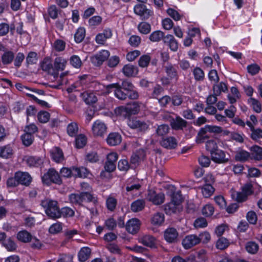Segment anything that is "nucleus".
Instances as JSON below:
<instances>
[{
    "instance_id": "052dcab7",
    "label": "nucleus",
    "mask_w": 262,
    "mask_h": 262,
    "mask_svg": "<svg viewBox=\"0 0 262 262\" xmlns=\"http://www.w3.org/2000/svg\"><path fill=\"white\" fill-rule=\"evenodd\" d=\"M214 209L213 206L210 204L205 205L202 209V213L206 216L212 215L214 212Z\"/></svg>"
},
{
    "instance_id": "49530a36",
    "label": "nucleus",
    "mask_w": 262,
    "mask_h": 262,
    "mask_svg": "<svg viewBox=\"0 0 262 262\" xmlns=\"http://www.w3.org/2000/svg\"><path fill=\"white\" fill-rule=\"evenodd\" d=\"M179 204L171 201L167 204L165 206L164 209L166 213L167 214H171V213H176L177 210V206Z\"/></svg>"
},
{
    "instance_id": "c03bdc74",
    "label": "nucleus",
    "mask_w": 262,
    "mask_h": 262,
    "mask_svg": "<svg viewBox=\"0 0 262 262\" xmlns=\"http://www.w3.org/2000/svg\"><path fill=\"white\" fill-rule=\"evenodd\" d=\"M213 93L215 95L219 96L222 92H225L227 90V85L224 82L215 85L213 87Z\"/></svg>"
},
{
    "instance_id": "4468645a",
    "label": "nucleus",
    "mask_w": 262,
    "mask_h": 262,
    "mask_svg": "<svg viewBox=\"0 0 262 262\" xmlns=\"http://www.w3.org/2000/svg\"><path fill=\"white\" fill-rule=\"evenodd\" d=\"M178 235V232L174 228H168L164 232V238L169 243H176Z\"/></svg>"
},
{
    "instance_id": "4d7b16f0",
    "label": "nucleus",
    "mask_w": 262,
    "mask_h": 262,
    "mask_svg": "<svg viewBox=\"0 0 262 262\" xmlns=\"http://www.w3.org/2000/svg\"><path fill=\"white\" fill-rule=\"evenodd\" d=\"M70 64L75 68H79L82 65V61L79 56L72 55L70 58Z\"/></svg>"
},
{
    "instance_id": "e2e57ef3",
    "label": "nucleus",
    "mask_w": 262,
    "mask_h": 262,
    "mask_svg": "<svg viewBox=\"0 0 262 262\" xmlns=\"http://www.w3.org/2000/svg\"><path fill=\"white\" fill-rule=\"evenodd\" d=\"M229 245L228 241L225 238H220L216 242V247L217 249L223 250Z\"/></svg>"
},
{
    "instance_id": "680f3d73",
    "label": "nucleus",
    "mask_w": 262,
    "mask_h": 262,
    "mask_svg": "<svg viewBox=\"0 0 262 262\" xmlns=\"http://www.w3.org/2000/svg\"><path fill=\"white\" fill-rule=\"evenodd\" d=\"M260 67L256 63L251 64L247 67L248 73L252 75H255L257 74L260 71Z\"/></svg>"
},
{
    "instance_id": "c9c22d12",
    "label": "nucleus",
    "mask_w": 262,
    "mask_h": 262,
    "mask_svg": "<svg viewBox=\"0 0 262 262\" xmlns=\"http://www.w3.org/2000/svg\"><path fill=\"white\" fill-rule=\"evenodd\" d=\"M170 127L167 124H161L159 125L156 129V134L158 136L164 137L169 132Z\"/></svg>"
},
{
    "instance_id": "1a4fd4ad",
    "label": "nucleus",
    "mask_w": 262,
    "mask_h": 262,
    "mask_svg": "<svg viewBox=\"0 0 262 262\" xmlns=\"http://www.w3.org/2000/svg\"><path fill=\"white\" fill-rule=\"evenodd\" d=\"M106 130L107 126L106 124L100 120L95 121L92 126V131L95 136H102L106 133Z\"/></svg>"
},
{
    "instance_id": "09e8293b",
    "label": "nucleus",
    "mask_w": 262,
    "mask_h": 262,
    "mask_svg": "<svg viewBox=\"0 0 262 262\" xmlns=\"http://www.w3.org/2000/svg\"><path fill=\"white\" fill-rule=\"evenodd\" d=\"M86 143V138L83 135H79L76 138L75 144L77 148L83 147Z\"/></svg>"
},
{
    "instance_id": "de8ad7c7",
    "label": "nucleus",
    "mask_w": 262,
    "mask_h": 262,
    "mask_svg": "<svg viewBox=\"0 0 262 262\" xmlns=\"http://www.w3.org/2000/svg\"><path fill=\"white\" fill-rule=\"evenodd\" d=\"M78 130V125L75 122H72L67 126V133L71 137L75 136L77 134Z\"/></svg>"
},
{
    "instance_id": "f03ea898",
    "label": "nucleus",
    "mask_w": 262,
    "mask_h": 262,
    "mask_svg": "<svg viewBox=\"0 0 262 262\" xmlns=\"http://www.w3.org/2000/svg\"><path fill=\"white\" fill-rule=\"evenodd\" d=\"M140 110V106L138 102H135L128 105L127 106H120L116 110V113L127 118L132 115L138 114Z\"/></svg>"
},
{
    "instance_id": "69168bd1",
    "label": "nucleus",
    "mask_w": 262,
    "mask_h": 262,
    "mask_svg": "<svg viewBox=\"0 0 262 262\" xmlns=\"http://www.w3.org/2000/svg\"><path fill=\"white\" fill-rule=\"evenodd\" d=\"M66 46V43L62 40L57 39L54 43V49L58 51H62L64 50Z\"/></svg>"
},
{
    "instance_id": "6ab92c4d",
    "label": "nucleus",
    "mask_w": 262,
    "mask_h": 262,
    "mask_svg": "<svg viewBox=\"0 0 262 262\" xmlns=\"http://www.w3.org/2000/svg\"><path fill=\"white\" fill-rule=\"evenodd\" d=\"M139 242L146 247H148L151 248H156V239L152 235H144L139 238Z\"/></svg>"
},
{
    "instance_id": "4c0bfd02",
    "label": "nucleus",
    "mask_w": 262,
    "mask_h": 262,
    "mask_svg": "<svg viewBox=\"0 0 262 262\" xmlns=\"http://www.w3.org/2000/svg\"><path fill=\"white\" fill-rule=\"evenodd\" d=\"M206 126H205L204 127L201 128L199 132L196 139V141L198 143H201L204 142V140L205 139H207L209 138V136L207 135V133L208 132L207 131V129H206Z\"/></svg>"
},
{
    "instance_id": "58836bf2",
    "label": "nucleus",
    "mask_w": 262,
    "mask_h": 262,
    "mask_svg": "<svg viewBox=\"0 0 262 262\" xmlns=\"http://www.w3.org/2000/svg\"><path fill=\"white\" fill-rule=\"evenodd\" d=\"M82 202H93L94 204L97 203V199L93 196L92 194L88 192H83L81 193Z\"/></svg>"
},
{
    "instance_id": "423d86ee",
    "label": "nucleus",
    "mask_w": 262,
    "mask_h": 262,
    "mask_svg": "<svg viewBox=\"0 0 262 262\" xmlns=\"http://www.w3.org/2000/svg\"><path fill=\"white\" fill-rule=\"evenodd\" d=\"M114 89L115 96L120 100H125L127 97V93L123 92L122 89L120 86L119 83H112L105 86L106 91L103 93L104 95H107L111 92V90Z\"/></svg>"
},
{
    "instance_id": "338daca9",
    "label": "nucleus",
    "mask_w": 262,
    "mask_h": 262,
    "mask_svg": "<svg viewBox=\"0 0 262 262\" xmlns=\"http://www.w3.org/2000/svg\"><path fill=\"white\" fill-rule=\"evenodd\" d=\"M141 42V38L137 35H132L129 38L128 43L134 47H138Z\"/></svg>"
},
{
    "instance_id": "0e129e2a",
    "label": "nucleus",
    "mask_w": 262,
    "mask_h": 262,
    "mask_svg": "<svg viewBox=\"0 0 262 262\" xmlns=\"http://www.w3.org/2000/svg\"><path fill=\"white\" fill-rule=\"evenodd\" d=\"M38 119L41 123H46L49 120L50 114L47 112H40L38 114Z\"/></svg>"
},
{
    "instance_id": "79ce46f5",
    "label": "nucleus",
    "mask_w": 262,
    "mask_h": 262,
    "mask_svg": "<svg viewBox=\"0 0 262 262\" xmlns=\"http://www.w3.org/2000/svg\"><path fill=\"white\" fill-rule=\"evenodd\" d=\"M21 139L24 145L29 146L32 144L34 138L33 135L25 133L21 136Z\"/></svg>"
},
{
    "instance_id": "dca6fc26",
    "label": "nucleus",
    "mask_w": 262,
    "mask_h": 262,
    "mask_svg": "<svg viewBox=\"0 0 262 262\" xmlns=\"http://www.w3.org/2000/svg\"><path fill=\"white\" fill-rule=\"evenodd\" d=\"M211 155L212 160L217 163H225L229 161V159L226 157L225 152L219 149L212 152Z\"/></svg>"
},
{
    "instance_id": "2eb2a0df",
    "label": "nucleus",
    "mask_w": 262,
    "mask_h": 262,
    "mask_svg": "<svg viewBox=\"0 0 262 262\" xmlns=\"http://www.w3.org/2000/svg\"><path fill=\"white\" fill-rule=\"evenodd\" d=\"M16 179L19 184L28 186L32 182V177L27 172H16Z\"/></svg>"
},
{
    "instance_id": "5701e85b",
    "label": "nucleus",
    "mask_w": 262,
    "mask_h": 262,
    "mask_svg": "<svg viewBox=\"0 0 262 262\" xmlns=\"http://www.w3.org/2000/svg\"><path fill=\"white\" fill-rule=\"evenodd\" d=\"M123 74L127 77L136 76L138 73V69L136 66L132 64H126L122 69Z\"/></svg>"
},
{
    "instance_id": "f257e3e1",
    "label": "nucleus",
    "mask_w": 262,
    "mask_h": 262,
    "mask_svg": "<svg viewBox=\"0 0 262 262\" xmlns=\"http://www.w3.org/2000/svg\"><path fill=\"white\" fill-rule=\"evenodd\" d=\"M40 204L45 209L46 213L50 218L56 219L61 217L57 201L46 199L42 200Z\"/></svg>"
},
{
    "instance_id": "13d9d810",
    "label": "nucleus",
    "mask_w": 262,
    "mask_h": 262,
    "mask_svg": "<svg viewBox=\"0 0 262 262\" xmlns=\"http://www.w3.org/2000/svg\"><path fill=\"white\" fill-rule=\"evenodd\" d=\"M130 167V165L126 159L120 160L118 162V168L121 171H127Z\"/></svg>"
},
{
    "instance_id": "bb28decb",
    "label": "nucleus",
    "mask_w": 262,
    "mask_h": 262,
    "mask_svg": "<svg viewBox=\"0 0 262 262\" xmlns=\"http://www.w3.org/2000/svg\"><path fill=\"white\" fill-rule=\"evenodd\" d=\"M2 245L7 251L10 252L16 251L17 247L16 244L11 238L4 240Z\"/></svg>"
},
{
    "instance_id": "f704fd0d",
    "label": "nucleus",
    "mask_w": 262,
    "mask_h": 262,
    "mask_svg": "<svg viewBox=\"0 0 262 262\" xmlns=\"http://www.w3.org/2000/svg\"><path fill=\"white\" fill-rule=\"evenodd\" d=\"M250 154L244 150L237 151L235 156V159L236 161L244 162L249 159Z\"/></svg>"
},
{
    "instance_id": "e433bc0d",
    "label": "nucleus",
    "mask_w": 262,
    "mask_h": 262,
    "mask_svg": "<svg viewBox=\"0 0 262 262\" xmlns=\"http://www.w3.org/2000/svg\"><path fill=\"white\" fill-rule=\"evenodd\" d=\"M12 155V149L9 145L0 146V157L8 158Z\"/></svg>"
},
{
    "instance_id": "f3484780",
    "label": "nucleus",
    "mask_w": 262,
    "mask_h": 262,
    "mask_svg": "<svg viewBox=\"0 0 262 262\" xmlns=\"http://www.w3.org/2000/svg\"><path fill=\"white\" fill-rule=\"evenodd\" d=\"M41 68L43 71L47 72L49 74L53 76L54 78H58V73L55 72L53 64L48 59L43 60L41 64Z\"/></svg>"
},
{
    "instance_id": "ddd939ff",
    "label": "nucleus",
    "mask_w": 262,
    "mask_h": 262,
    "mask_svg": "<svg viewBox=\"0 0 262 262\" xmlns=\"http://www.w3.org/2000/svg\"><path fill=\"white\" fill-rule=\"evenodd\" d=\"M140 222L137 219L129 220L126 224V230L132 234L137 233L140 229Z\"/></svg>"
},
{
    "instance_id": "0eeeda50",
    "label": "nucleus",
    "mask_w": 262,
    "mask_h": 262,
    "mask_svg": "<svg viewBox=\"0 0 262 262\" xmlns=\"http://www.w3.org/2000/svg\"><path fill=\"white\" fill-rule=\"evenodd\" d=\"M110 53L107 50H102L91 57L92 62L96 66H101L108 59Z\"/></svg>"
},
{
    "instance_id": "473e14b6",
    "label": "nucleus",
    "mask_w": 262,
    "mask_h": 262,
    "mask_svg": "<svg viewBox=\"0 0 262 262\" xmlns=\"http://www.w3.org/2000/svg\"><path fill=\"white\" fill-rule=\"evenodd\" d=\"M214 188L211 184H206L202 188V193L205 198L210 197L214 192Z\"/></svg>"
},
{
    "instance_id": "a211bd4d",
    "label": "nucleus",
    "mask_w": 262,
    "mask_h": 262,
    "mask_svg": "<svg viewBox=\"0 0 262 262\" xmlns=\"http://www.w3.org/2000/svg\"><path fill=\"white\" fill-rule=\"evenodd\" d=\"M187 122L180 116H177L175 119H171L170 125L175 130L183 129L186 127Z\"/></svg>"
},
{
    "instance_id": "6e6d98bb",
    "label": "nucleus",
    "mask_w": 262,
    "mask_h": 262,
    "mask_svg": "<svg viewBox=\"0 0 262 262\" xmlns=\"http://www.w3.org/2000/svg\"><path fill=\"white\" fill-rule=\"evenodd\" d=\"M206 149L210 151L211 154H212V152H213L218 149L217 144L216 142L213 140H210L206 142Z\"/></svg>"
},
{
    "instance_id": "ea45409f",
    "label": "nucleus",
    "mask_w": 262,
    "mask_h": 262,
    "mask_svg": "<svg viewBox=\"0 0 262 262\" xmlns=\"http://www.w3.org/2000/svg\"><path fill=\"white\" fill-rule=\"evenodd\" d=\"M164 221V215L162 213L157 212L151 219V223L155 225H160Z\"/></svg>"
},
{
    "instance_id": "72a5a7b5",
    "label": "nucleus",
    "mask_w": 262,
    "mask_h": 262,
    "mask_svg": "<svg viewBox=\"0 0 262 262\" xmlns=\"http://www.w3.org/2000/svg\"><path fill=\"white\" fill-rule=\"evenodd\" d=\"M69 200L70 202L75 205H82V200H81V193L77 194V193H72L69 196Z\"/></svg>"
},
{
    "instance_id": "37998d69",
    "label": "nucleus",
    "mask_w": 262,
    "mask_h": 262,
    "mask_svg": "<svg viewBox=\"0 0 262 262\" xmlns=\"http://www.w3.org/2000/svg\"><path fill=\"white\" fill-rule=\"evenodd\" d=\"M14 57V53L11 51L5 52L2 57V62L5 64L10 63Z\"/></svg>"
},
{
    "instance_id": "a18cd8bd",
    "label": "nucleus",
    "mask_w": 262,
    "mask_h": 262,
    "mask_svg": "<svg viewBox=\"0 0 262 262\" xmlns=\"http://www.w3.org/2000/svg\"><path fill=\"white\" fill-rule=\"evenodd\" d=\"M248 102L252 106L253 110L257 113H259L261 111V105L260 103L254 98H250L248 99Z\"/></svg>"
},
{
    "instance_id": "b1692460",
    "label": "nucleus",
    "mask_w": 262,
    "mask_h": 262,
    "mask_svg": "<svg viewBox=\"0 0 262 262\" xmlns=\"http://www.w3.org/2000/svg\"><path fill=\"white\" fill-rule=\"evenodd\" d=\"M164 42L168 43L170 49L173 51H177L178 43L173 35L168 34L164 37Z\"/></svg>"
},
{
    "instance_id": "c756f323",
    "label": "nucleus",
    "mask_w": 262,
    "mask_h": 262,
    "mask_svg": "<svg viewBox=\"0 0 262 262\" xmlns=\"http://www.w3.org/2000/svg\"><path fill=\"white\" fill-rule=\"evenodd\" d=\"M145 201L143 200H137L132 203L131 210L134 212L141 211L145 207Z\"/></svg>"
},
{
    "instance_id": "aec40b11",
    "label": "nucleus",
    "mask_w": 262,
    "mask_h": 262,
    "mask_svg": "<svg viewBox=\"0 0 262 262\" xmlns=\"http://www.w3.org/2000/svg\"><path fill=\"white\" fill-rule=\"evenodd\" d=\"M122 141L121 135L116 132L110 133L106 139L107 144L111 146H116L119 144Z\"/></svg>"
},
{
    "instance_id": "2f4dec72",
    "label": "nucleus",
    "mask_w": 262,
    "mask_h": 262,
    "mask_svg": "<svg viewBox=\"0 0 262 262\" xmlns=\"http://www.w3.org/2000/svg\"><path fill=\"white\" fill-rule=\"evenodd\" d=\"M165 72L170 79H178V76L177 70L171 64H168L165 67Z\"/></svg>"
},
{
    "instance_id": "3c124183",
    "label": "nucleus",
    "mask_w": 262,
    "mask_h": 262,
    "mask_svg": "<svg viewBox=\"0 0 262 262\" xmlns=\"http://www.w3.org/2000/svg\"><path fill=\"white\" fill-rule=\"evenodd\" d=\"M138 29L141 33L147 34L150 32L151 27L150 24L146 22H142L139 24Z\"/></svg>"
},
{
    "instance_id": "9b49d317",
    "label": "nucleus",
    "mask_w": 262,
    "mask_h": 262,
    "mask_svg": "<svg viewBox=\"0 0 262 262\" xmlns=\"http://www.w3.org/2000/svg\"><path fill=\"white\" fill-rule=\"evenodd\" d=\"M160 145L167 149H175L178 146V141L174 137L163 138L160 142Z\"/></svg>"
},
{
    "instance_id": "c85d7f7f",
    "label": "nucleus",
    "mask_w": 262,
    "mask_h": 262,
    "mask_svg": "<svg viewBox=\"0 0 262 262\" xmlns=\"http://www.w3.org/2000/svg\"><path fill=\"white\" fill-rule=\"evenodd\" d=\"M88 174L89 171L86 168L73 167V177L85 178L88 177Z\"/></svg>"
},
{
    "instance_id": "7c9ffc66",
    "label": "nucleus",
    "mask_w": 262,
    "mask_h": 262,
    "mask_svg": "<svg viewBox=\"0 0 262 262\" xmlns=\"http://www.w3.org/2000/svg\"><path fill=\"white\" fill-rule=\"evenodd\" d=\"M17 238L23 243H28L32 239L31 234L26 230L19 231L17 234Z\"/></svg>"
},
{
    "instance_id": "8fccbe9b",
    "label": "nucleus",
    "mask_w": 262,
    "mask_h": 262,
    "mask_svg": "<svg viewBox=\"0 0 262 262\" xmlns=\"http://www.w3.org/2000/svg\"><path fill=\"white\" fill-rule=\"evenodd\" d=\"M85 36V29L83 28H79L77 30L75 34V40L76 42H81L84 38Z\"/></svg>"
},
{
    "instance_id": "393cba45",
    "label": "nucleus",
    "mask_w": 262,
    "mask_h": 262,
    "mask_svg": "<svg viewBox=\"0 0 262 262\" xmlns=\"http://www.w3.org/2000/svg\"><path fill=\"white\" fill-rule=\"evenodd\" d=\"M52 158L56 162H61L63 159V154L60 148L59 147H55L51 151Z\"/></svg>"
},
{
    "instance_id": "774afa93",
    "label": "nucleus",
    "mask_w": 262,
    "mask_h": 262,
    "mask_svg": "<svg viewBox=\"0 0 262 262\" xmlns=\"http://www.w3.org/2000/svg\"><path fill=\"white\" fill-rule=\"evenodd\" d=\"M250 136L253 140L257 141L259 139L262 138V130L260 128H254L252 131Z\"/></svg>"
},
{
    "instance_id": "39448f33",
    "label": "nucleus",
    "mask_w": 262,
    "mask_h": 262,
    "mask_svg": "<svg viewBox=\"0 0 262 262\" xmlns=\"http://www.w3.org/2000/svg\"><path fill=\"white\" fill-rule=\"evenodd\" d=\"M43 183L47 184H50L51 182L60 184L61 183V179L58 173L53 168L50 169L48 171L45 173L42 177Z\"/></svg>"
},
{
    "instance_id": "4be33fe9",
    "label": "nucleus",
    "mask_w": 262,
    "mask_h": 262,
    "mask_svg": "<svg viewBox=\"0 0 262 262\" xmlns=\"http://www.w3.org/2000/svg\"><path fill=\"white\" fill-rule=\"evenodd\" d=\"M67 64V60L62 57H56L54 61L53 67L55 72H58L59 71H63Z\"/></svg>"
},
{
    "instance_id": "20e7f679",
    "label": "nucleus",
    "mask_w": 262,
    "mask_h": 262,
    "mask_svg": "<svg viewBox=\"0 0 262 262\" xmlns=\"http://www.w3.org/2000/svg\"><path fill=\"white\" fill-rule=\"evenodd\" d=\"M127 124L130 128L138 129L142 133H145L149 128V124L147 122L136 117L129 118Z\"/></svg>"
},
{
    "instance_id": "6e6552de",
    "label": "nucleus",
    "mask_w": 262,
    "mask_h": 262,
    "mask_svg": "<svg viewBox=\"0 0 262 262\" xmlns=\"http://www.w3.org/2000/svg\"><path fill=\"white\" fill-rule=\"evenodd\" d=\"M135 13L139 15L142 19H147L150 16L152 15V12L146 9L145 5L143 4H138L134 7Z\"/></svg>"
},
{
    "instance_id": "864d4df0",
    "label": "nucleus",
    "mask_w": 262,
    "mask_h": 262,
    "mask_svg": "<svg viewBox=\"0 0 262 262\" xmlns=\"http://www.w3.org/2000/svg\"><path fill=\"white\" fill-rule=\"evenodd\" d=\"M27 162L30 166H38L42 163V161L40 158L30 157L27 159Z\"/></svg>"
},
{
    "instance_id": "603ef678",
    "label": "nucleus",
    "mask_w": 262,
    "mask_h": 262,
    "mask_svg": "<svg viewBox=\"0 0 262 262\" xmlns=\"http://www.w3.org/2000/svg\"><path fill=\"white\" fill-rule=\"evenodd\" d=\"M194 79L196 81H203L205 77L204 71L199 67H196L193 71Z\"/></svg>"
},
{
    "instance_id": "bf43d9fd",
    "label": "nucleus",
    "mask_w": 262,
    "mask_h": 262,
    "mask_svg": "<svg viewBox=\"0 0 262 262\" xmlns=\"http://www.w3.org/2000/svg\"><path fill=\"white\" fill-rule=\"evenodd\" d=\"M150 61V57L149 55H145L142 56L139 61L138 63L140 67L145 68L147 67Z\"/></svg>"
},
{
    "instance_id": "5fc2aeb1",
    "label": "nucleus",
    "mask_w": 262,
    "mask_h": 262,
    "mask_svg": "<svg viewBox=\"0 0 262 262\" xmlns=\"http://www.w3.org/2000/svg\"><path fill=\"white\" fill-rule=\"evenodd\" d=\"M246 250L250 253L254 254L258 250V245L253 242H249L246 245Z\"/></svg>"
},
{
    "instance_id": "9d476101",
    "label": "nucleus",
    "mask_w": 262,
    "mask_h": 262,
    "mask_svg": "<svg viewBox=\"0 0 262 262\" xmlns=\"http://www.w3.org/2000/svg\"><path fill=\"white\" fill-rule=\"evenodd\" d=\"M147 199L155 205H160L164 201L165 195L162 192L157 193L154 191L149 190L147 195Z\"/></svg>"
},
{
    "instance_id": "7ed1b4c3",
    "label": "nucleus",
    "mask_w": 262,
    "mask_h": 262,
    "mask_svg": "<svg viewBox=\"0 0 262 262\" xmlns=\"http://www.w3.org/2000/svg\"><path fill=\"white\" fill-rule=\"evenodd\" d=\"M253 186L250 183H247L242 187V192H234L232 194V198L237 202L245 201L247 196L253 193Z\"/></svg>"
},
{
    "instance_id": "a878e982",
    "label": "nucleus",
    "mask_w": 262,
    "mask_h": 262,
    "mask_svg": "<svg viewBox=\"0 0 262 262\" xmlns=\"http://www.w3.org/2000/svg\"><path fill=\"white\" fill-rule=\"evenodd\" d=\"M91 250L90 248L85 247L82 248L78 253V258L80 261H86L90 256Z\"/></svg>"
},
{
    "instance_id": "cd10ccee",
    "label": "nucleus",
    "mask_w": 262,
    "mask_h": 262,
    "mask_svg": "<svg viewBox=\"0 0 262 262\" xmlns=\"http://www.w3.org/2000/svg\"><path fill=\"white\" fill-rule=\"evenodd\" d=\"M251 158L255 160L259 161L262 159V148L257 146L254 145L251 147Z\"/></svg>"
},
{
    "instance_id": "412c9836",
    "label": "nucleus",
    "mask_w": 262,
    "mask_h": 262,
    "mask_svg": "<svg viewBox=\"0 0 262 262\" xmlns=\"http://www.w3.org/2000/svg\"><path fill=\"white\" fill-rule=\"evenodd\" d=\"M80 96L87 104H92L98 101L96 94L93 92H84L81 94Z\"/></svg>"
},
{
    "instance_id": "a19ab883",
    "label": "nucleus",
    "mask_w": 262,
    "mask_h": 262,
    "mask_svg": "<svg viewBox=\"0 0 262 262\" xmlns=\"http://www.w3.org/2000/svg\"><path fill=\"white\" fill-rule=\"evenodd\" d=\"M164 34L161 31H156L153 32L149 37V39L152 42H158L162 38L164 39Z\"/></svg>"
},
{
    "instance_id": "f8f14e48",
    "label": "nucleus",
    "mask_w": 262,
    "mask_h": 262,
    "mask_svg": "<svg viewBox=\"0 0 262 262\" xmlns=\"http://www.w3.org/2000/svg\"><path fill=\"white\" fill-rule=\"evenodd\" d=\"M198 244L199 239L198 236L194 234L187 235L182 241V245L186 249H190Z\"/></svg>"
}]
</instances>
